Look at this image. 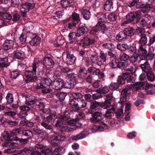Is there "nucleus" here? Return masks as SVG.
<instances>
[{
	"label": "nucleus",
	"instance_id": "obj_1",
	"mask_svg": "<svg viewBox=\"0 0 155 155\" xmlns=\"http://www.w3.org/2000/svg\"><path fill=\"white\" fill-rule=\"evenodd\" d=\"M140 34L141 38L139 41V53L140 57L141 60L145 59V35L144 28H140L138 29Z\"/></svg>",
	"mask_w": 155,
	"mask_h": 155
},
{
	"label": "nucleus",
	"instance_id": "obj_2",
	"mask_svg": "<svg viewBox=\"0 0 155 155\" xmlns=\"http://www.w3.org/2000/svg\"><path fill=\"white\" fill-rule=\"evenodd\" d=\"M70 105L72 106L73 109L75 111H77L80 108L84 107L87 104L86 101L83 99H79L78 101L74 100L70 101Z\"/></svg>",
	"mask_w": 155,
	"mask_h": 155
},
{
	"label": "nucleus",
	"instance_id": "obj_3",
	"mask_svg": "<svg viewBox=\"0 0 155 155\" xmlns=\"http://www.w3.org/2000/svg\"><path fill=\"white\" fill-rule=\"evenodd\" d=\"M145 78V72L142 73L139 76V80L140 81L136 82L133 85V90L137 91L139 90L145 89V82L143 81Z\"/></svg>",
	"mask_w": 155,
	"mask_h": 155
},
{
	"label": "nucleus",
	"instance_id": "obj_4",
	"mask_svg": "<svg viewBox=\"0 0 155 155\" xmlns=\"http://www.w3.org/2000/svg\"><path fill=\"white\" fill-rule=\"evenodd\" d=\"M27 34L30 39L29 43L31 45L36 46L40 44L41 39L37 34L31 32H28Z\"/></svg>",
	"mask_w": 155,
	"mask_h": 155
},
{
	"label": "nucleus",
	"instance_id": "obj_5",
	"mask_svg": "<svg viewBox=\"0 0 155 155\" xmlns=\"http://www.w3.org/2000/svg\"><path fill=\"white\" fill-rule=\"evenodd\" d=\"M36 72V71H35L34 69L31 71H26L25 72V75L27 79L28 82H36L38 80V78L35 75Z\"/></svg>",
	"mask_w": 155,
	"mask_h": 155
},
{
	"label": "nucleus",
	"instance_id": "obj_6",
	"mask_svg": "<svg viewBox=\"0 0 155 155\" xmlns=\"http://www.w3.org/2000/svg\"><path fill=\"white\" fill-rule=\"evenodd\" d=\"M35 6V4L33 0H29L25 4L21 5L20 10L23 14H25L28 12L29 10L33 9Z\"/></svg>",
	"mask_w": 155,
	"mask_h": 155
},
{
	"label": "nucleus",
	"instance_id": "obj_7",
	"mask_svg": "<svg viewBox=\"0 0 155 155\" xmlns=\"http://www.w3.org/2000/svg\"><path fill=\"white\" fill-rule=\"evenodd\" d=\"M87 71L91 74L98 75L99 79L103 78L104 76V74L103 72H101L100 70L94 66L89 67L87 69Z\"/></svg>",
	"mask_w": 155,
	"mask_h": 155
},
{
	"label": "nucleus",
	"instance_id": "obj_8",
	"mask_svg": "<svg viewBox=\"0 0 155 155\" xmlns=\"http://www.w3.org/2000/svg\"><path fill=\"white\" fill-rule=\"evenodd\" d=\"M98 111H96L92 115V117L90 118L91 121L93 123L98 122L102 119L101 110L98 109Z\"/></svg>",
	"mask_w": 155,
	"mask_h": 155
},
{
	"label": "nucleus",
	"instance_id": "obj_9",
	"mask_svg": "<svg viewBox=\"0 0 155 155\" xmlns=\"http://www.w3.org/2000/svg\"><path fill=\"white\" fill-rule=\"evenodd\" d=\"M96 42V40L95 38H89L88 37L85 36L81 40L80 44L83 46H87L89 45L93 44Z\"/></svg>",
	"mask_w": 155,
	"mask_h": 155
},
{
	"label": "nucleus",
	"instance_id": "obj_10",
	"mask_svg": "<svg viewBox=\"0 0 155 155\" xmlns=\"http://www.w3.org/2000/svg\"><path fill=\"white\" fill-rule=\"evenodd\" d=\"M52 88L56 90L61 89L63 87V81L62 79L58 78L55 79L52 83Z\"/></svg>",
	"mask_w": 155,
	"mask_h": 155
},
{
	"label": "nucleus",
	"instance_id": "obj_11",
	"mask_svg": "<svg viewBox=\"0 0 155 155\" xmlns=\"http://www.w3.org/2000/svg\"><path fill=\"white\" fill-rule=\"evenodd\" d=\"M5 145L10 148L5 150V152L7 153L14 152V149L18 146V144L14 141H8L6 143Z\"/></svg>",
	"mask_w": 155,
	"mask_h": 155
},
{
	"label": "nucleus",
	"instance_id": "obj_12",
	"mask_svg": "<svg viewBox=\"0 0 155 155\" xmlns=\"http://www.w3.org/2000/svg\"><path fill=\"white\" fill-rule=\"evenodd\" d=\"M113 97V96L112 94H109L106 95L105 101L103 103H101V107L102 108H108L110 105V101L111 100Z\"/></svg>",
	"mask_w": 155,
	"mask_h": 155
},
{
	"label": "nucleus",
	"instance_id": "obj_13",
	"mask_svg": "<svg viewBox=\"0 0 155 155\" xmlns=\"http://www.w3.org/2000/svg\"><path fill=\"white\" fill-rule=\"evenodd\" d=\"M108 125L103 122L100 125H94L92 126L91 130L93 132H95L97 131H103L104 129H106Z\"/></svg>",
	"mask_w": 155,
	"mask_h": 155
},
{
	"label": "nucleus",
	"instance_id": "obj_14",
	"mask_svg": "<svg viewBox=\"0 0 155 155\" xmlns=\"http://www.w3.org/2000/svg\"><path fill=\"white\" fill-rule=\"evenodd\" d=\"M44 65L48 68H52L54 65V63L52 59L50 57H46L43 60Z\"/></svg>",
	"mask_w": 155,
	"mask_h": 155
},
{
	"label": "nucleus",
	"instance_id": "obj_15",
	"mask_svg": "<svg viewBox=\"0 0 155 155\" xmlns=\"http://www.w3.org/2000/svg\"><path fill=\"white\" fill-rule=\"evenodd\" d=\"M88 31L87 27L84 25H80L77 29V36L78 37L83 35Z\"/></svg>",
	"mask_w": 155,
	"mask_h": 155
},
{
	"label": "nucleus",
	"instance_id": "obj_16",
	"mask_svg": "<svg viewBox=\"0 0 155 155\" xmlns=\"http://www.w3.org/2000/svg\"><path fill=\"white\" fill-rule=\"evenodd\" d=\"M104 109H106L107 110L106 111L105 113L104 114H103V116L105 117H110L111 115L110 114L112 113H113L115 110V109L116 108V106L115 105L113 104L110 105L108 108H104Z\"/></svg>",
	"mask_w": 155,
	"mask_h": 155
},
{
	"label": "nucleus",
	"instance_id": "obj_17",
	"mask_svg": "<svg viewBox=\"0 0 155 155\" xmlns=\"http://www.w3.org/2000/svg\"><path fill=\"white\" fill-rule=\"evenodd\" d=\"M14 44V41L10 40H7L2 45V48L7 50L12 48Z\"/></svg>",
	"mask_w": 155,
	"mask_h": 155
},
{
	"label": "nucleus",
	"instance_id": "obj_18",
	"mask_svg": "<svg viewBox=\"0 0 155 155\" xmlns=\"http://www.w3.org/2000/svg\"><path fill=\"white\" fill-rule=\"evenodd\" d=\"M76 82L74 79H68L66 81L63 86L66 88L70 89L73 88L76 85Z\"/></svg>",
	"mask_w": 155,
	"mask_h": 155
},
{
	"label": "nucleus",
	"instance_id": "obj_19",
	"mask_svg": "<svg viewBox=\"0 0 155 155\" xmlns=\"http://www.w3.org/2000/svg\"><path fill=\"white\" fill-rule=\"evenodd\" d=\"M76 58L73 54H68L67 55L66 61L67 64L72 65L74 63Z\"/></svg>",
	"mask_w": 155,
	"mask_h": 155
},
{
	"label": "nucleus",
	"instance_id": "obj_20",
	"mask_svg": "<svg viewBox=\"0 0 155 155\" xmlns=\"http://www.w3.org/2000/svg\"><path fill=\"white\" fill-rule=\"evenodd\" d=\"M123 31L127 37L133 36L135 32V30L132 27H129L125 28Z\"/></svg>",
	"mask_w": 155,
	"mask_h": 155
},
{
	"label": "nucleus",
	"instance_id": "obj_21",
	"mask_svg": "<svg viewBox=\"0 0 155 155\" xmlns=\"http://www.w3.org/2000/svg\"><path fill=\"white\" fill-rule=\"evenodd\" d=\"M45 114H39L37 115L34 114L33 119L35 120H37L40 123L45 119Z\"/></svg>",
	"mask_w": 155,
	"mask_h": 155
},
{
	"label": "nucleus",
	"instance_id": "obj_22",
	"mask_svg": "<svg viewBox=\"0 0 155 155\" xmlns=\"http://www.w3.org/2000/svg\"><path fill=\"white\" fill-rule=\"evenodd\" d=\"M12 132L10 133L8 132V131H4L3 134V137L5 140H7L9 141H14L15 140L14 138H12Z\"/></svg>",
	"mask_w": 155,
	"mask_h": 155
},
{
	"label": "nucleus",
	"instance_id": "obj_23",
	"mask_svg": "<svg viewBox=\"0 0 155 155\" xmlns=\"http://www.w3.org/2000/svg\"><path fill=\"white\" fill-rule=\"evenodd\" d=\"M152 85L148 84L146 81V94H152L155 92V89L152 88Z\"/></svg>",
	"mask_w": 155,
	"mask_h": 155
},
{
	"label": "nucleus",
	"instance_id": "obj_24",
	"mask_svg": "<svg viewBox=\"0 0 155 155\" xmlns=\"http://www.w3.org/2000/svg\"><path fill=\"white\" fill-rule=\"evenodd\" d=\"M127 38L124 31L120 32L116 36V39L120 41H124Z\"/></svg>",
	"mask_w": 155,
	"mask_h": 155
},
{
	"label": "nucleus",
	"instance_id": "obj_25",
	"mask_svg": "<svg viewBox=\"0 0 155 155\" xmlns=\"http://www.w3.org/2000/svg\"><path fill=\"white\" fill-rule=\"evenodd\" d=\"M146 74L147 78L149 81H153L155 79V76L152 70H149V71H146Z\"/></svg>",
	"mask_w": 155,
	"mask_h": 155
},
{
	"label": "nucleus",
	"instance_id": "obj_26",
	"mask_svg": "<svg viewBox=\"0 0 155 155\" xmlns=\"http://www.w3.org/2000/svg\"><path fill=\"white\" fill-rule=\"evenodd\" d=\"M14 55L16 58L20 59L25 57V54L21 50H17L14 52Z\"/></svg>",
	"mask_w": 155,
	"mask_h": 155
},
{
	"label": "nucleus",
	"instance_id": "obj_27",
	"mask_svg": "<svg viewBox=\"0 0 155 155\" xmlns=\"http://www.w3.org/2000/svg\"><path fill=\"white\" fill-rule=\"evenodd\" d=\"M113 3L112 0H107L104 3V8L106 11H110L112 8Z\"/></svg>",
	"mask_w": 155,
	"mask_h": 155
},
{
	"label": "nucleus",
	"instance_id": "obj_28",
	"mask_svg": "<svg viewBox=\"0 0 155 155\" xmlns=\"http://www.w3.org/2000/svg\"><path fill=\"white\" fill-rule=\"evenodd\" d=\"M81 13L84 18L86 20H88L90 18L91 13L88 9H83L81 12Z\"/></svg>",
	"mask_w": 155,
	"mask_h": 155
},
{
	"label": "nucleus",
	"instance_id": "obj_29",
	"mask_svg": "<svg viewBox=\"0 0 155 155\" xmlns=\"http://www.w3.org/2000/svg\"><path fill=\"white\" fill-rule=\"evenodd\" d=\"M61 5L63 7L67 8L73 5V0H65L61 2Z\"/></svg>",
	"mask_w": 155,
	"mask_h": 155
},
{
	"label": "nucleus",
	"instance_id": "obj_30",
	"mask_svg": "<svg viewBox=\"0 0 155 155\" xmlns=\"http://www.w3.org/2000/svg\"><path fill=\"white\" fill-rule=\"evenodd\" d=\"M127 85L129 86L125 88L122 90L121 93V95L127 97V95L130 93V91L132 87H133V85L132 86L131 84H128Z\"/></svg>",
	"mask_w": 155,
	"mask_h": 155
},
{
	"label": "nucleus",
	"instance_id": "obj_31",
	"mask_svg": "<svg viewBox=\"0 0 155 155\" xmlns=\"http://www.w3.org/2000/svg\"><path fill=\"white\" fill-rule=\"evenodd\" d=\"M8 58H0V67H5L9 65Z\"/></svg>",
	"mask_w": 155,
	"mask_h": 155
},
{
	"label": "nucleus",
	"instance_id": "obj_32",
	"mask_svg": "<svg viewBox=\"0 0 155 155\" xmlns=\"http://www.w3.org/2000/svg\"><path fill=\"white\" fill-rule=\"evenodd\" d=\"M119 60L116 58H113L111 60L110 62V66L113 68H116L118 66Z\"/></svg>",
	"mask_w": 155,
	"mask_h": 155
},
{
	"label": "nucleus",
	"instance_id": "obj_33",
	"mask_svg": "<svg viewBox=\"0 0 155 155\" xmlns=\"http://www.w3.org/2000/svg\"><path fill=\"white\" fill-rule=\"evenodd\" d=\"M64 43V41L61 37H58L56 39L54 43V45L55 47L60 46Z\"/></svg>",
	"mask_w": 155,
	"mask_h": 155
},
{
	"label": "nucleus",
	"instance_id": "obj_34",
	"mask_svg": "<svg viewBox=\"0 0 155 155\" xmlns=\"http://www.w3.org/2000/svg\"><path fill=\"white\" fill-rule=\"evenodd\" d=\"M37 101L35 99L31 97H28L26 96L25 98V104L27 105H31L34 104Z\"/></svg>",
	"mask_w": 155,
	"mask_h": 155
},
{
	"label": "nucleus",
	"instance_id": "obj_35",
	"mask_svg": "<svg viewBox=\"0 0 155 155\" xmlns=\"http://www.w3.org/2000/svg\"><path fill=\"white\" fill-rule=\"evenodd\" d=\"M123 76L124 77L125 81L126 80L127 83L130 84L133 83L132 80L133 77L129 73L126 72L123 73Z\"/></svg>",
	"mask_w": 155,
	"mask_h": 155
},
{
	"label": "nucleus",
	"instance_id": "obj_36",
	"mask_svg": "<svg viewBox=\"0 0 155 155\" xmlns=\"http://www.w3.org/2000/svg\"><path fill=\"white\" fill-rule=\"evenodd\" d=\"M85 131H83L80 134L76 136H72L71 138L73 140H77L82 139L85 137Z\"/></svg>",
	"mask_w": 155,
	"mask_h": 155
},
{
	"label": "nucleus",
	"instance_id": "obj_37",
	"mask_svg": "<svg viewBox=\"0 0 155 155\" xmlns=\"http://www.w3.org/2000/svg\"><path fill=\"white\" fill-rule=\"evenodd\" d=\"M57 118L56 115L54 114H51L48 116L45 117V121L48 123H51L54 121Z\"/></svg>",
	"mask_w": 155,
	"mask_h": 155
},
{
	"label": "nucleus",
	"instance_id": "obj_38",
	"mask_svg": "<svg viewBox=\"0 0 155 155\" xmlns=\"http://www.w3.org/2000/svg\"><path fill=\"white\" fill-rule=\"evenodd\" d=\"M77 33L72 32L69 33L68 35L69 40L71 42H75L77 41Z\"/></svg>",
	"mask_w": 155,
	"mask_h": 155
},
{
	"label": "nucleus",
	"instance_id": "obj_39",
	"mask_svg": "<svg viewBox=\"0 0 155 155\" xmlns=\"http://www.w3.org/2000/svg\"><path fill=\"white\" fill-rule=\"evenodd\" d=\"M40 65H42L41 60L36 59L35 60L34 62L32 64V69L34 70V69L35 71H36L37 68L40 66H41Z\"/></svg>",
	"mask_w": 155,
	"mask_h": 155
},
{
	"label": "nucleus",
	"instance_id": "obj_40",
	"mask_svg": "<svg viewBox=\"0 0 155 155\" xmlns=\"http://www.w3.org/2000/svg\"><path fill=\"white\" fill-rule=\"evenodd\" d=\"M147 13L146 14V25L148 24H150L151 22L150 21L152 20V18H153L151 17V15L152 14V13H150L149 11H148V9H147V11L146 13Z\"/></svg>",
	"mask_w": 155,
	"mask_h": 155
},
{
	"label": "nucleus",
	"instance_id": "obj_41",
	"mask_svg": "<svg viewBox=\"0 0 155 155\" xmlns=\"http://www.w3.org/2000/svg\"><path fill=\"white\" fill-rule=\"evenodd\" d=\"M71 114L69 113V112L67 111L65 114L61 116V119L63 122H67L71 118Z\"/></svg>",
	"mask_w": 155,
	"mask_h": 155
},
{
	"label": "nucleus",
	"instance_id": "obj_42",
	"mask_svg": "<svg viewBox=\"0 0 155 155\" xmlns=\"http://www.w3.org/2000/svg\"><path fill=\"white\" fill-rule=\"evenodd\" d=\"M21 133L23 135L28 137V139H30V137L33 136L32 131L29 130H23Z\"/></svg>",
	"mask_w": 155,
	"mask_h": 155
},
{
	"label": "nucleus",
	"instance_id": "obj_43",
	"mask_svg": "<svg viewBox=\"0 0 155 155\" xmlns=\"http://www.w3.org/2000/svg\"><path fill=\"white\" fill-rule=\"evenodd\" d=\"M72 18L73 20L75 21L78 24L80 22V19L79 15L75 12L72 13Z\"/></svg>",
	"mask_w": 155,
	"mask_h": 155
},
{
	"label": "nucleus",
	"instance_id": "obj_44",
	"mask_svg": "<svg viewBox=\"0 0 155 155\" xmlns=\"http://www.w3.org/2000/svg\"><path fill=\"white\" fill-rule=\"evenodd\" d=\"M135 16L133 13H129L127 15L126 18L127 20L130 22L133 21L135 18Z\"/></svg>",
	"mask_w": 155,
	"mask_h": 155
},
{
	"label": "nucleus",
	"instance_id": "obj_45",
	"mask_svg": "<svg viewBox=\"0 0 155 155\" xmlns=\"http://www.w3.org/2000/svg\"><path fill=\"white\" fill-rule=\"evenodd\" d=\"M55 95L57 98L63 100L64 99L67 94L64 92H58L55 94Z\"/></svg>",
	"mask_w": 155,
	"mask_h": 155
},
{
	"label": "nucleus",
	"instance_id": "obj_46",
	"mask_svg": "<svg viewBox=\"0 0 155 155\" xmlns=\"http://www.w3.org/2000/svg\"><path fill=\"white\" fill-rule=\"evenodd\" d=\"M72 95L74 99H71L70 101H71L72 100L74 101L75 99L78 101L79 99H81L83 97L82 95L81 94L78 93H73Z\"/></svg>",
	"mask_w": 155,
	"mask_h": 155
},
{
	"label": "nucleus",
	"instance_id": "obj_47",
	"mask_svg": "<svg viewBox=\"0 0 155 155\" xmlns=\"http://www.w3.org/2000/svg\"><path fill=\"white\" fill-rule=\"evenodd\" d=\"M127 48L128 46L126 44L119 43L117 45V49L121 51H125Z\"/></svg>",
	"mask_w": 155,
	"mask_h": 155
},
{
	"label": "nucleus",
	"instance_id": "obj_48",
	"mask_svg": "<svg viewBox=\"0 0 155 155\" xmlns=\"http://www.w3.org/2000/svg\"><path fill=\"white\" fill-rule=\"evenodd\" d=\"M102 46L104 48L109 50L115 47L114 45L111 42L105 43L102 45Z\"/></svg>",
	"mask_w": 155,
	"mask_h": 155
},
{
	"label": "nucleus",
	"instance_id": "obj_49",
	"mask_svg": "<svg viewBox=\"0 0 155 155\" xmlns=\"http://www.w3.org/2000/svg\"><path fill=\"white\" fill-rule=\"evenodd\" d=\"M6 101L8 103H12L14 100V98L12 94L8 93L6 97Z\"/></svg>",
	"mask_w": 155,
	"mask_h": 155
},
{
	"label": "nucleus",
	"instance_id": "obj_50",
	"mask_svg": "<svg viewBox=\"0 0 155 155\" xmlns=\"http://www.w3.org/2000/svg\"><path fill=\"white\" fill-rule=\"evenodd\" d=\"M0 15L4 19L10 20L12 18L11 15L7 13L0 12Z\"/></svg>",
	"mask_w": 155,
	"mask_h": 155
},
{
	"label": "nucleus",
	"instance_id": "obj_51",
	"mask_svg": "<svg viewBox=\"0 0 155 155\" xmlns=\"http://www.w3.org/2000/svg\"><path fill=\"white\" fill-rule=\"evenodd\" d=\"M45 120L43 121L41 123V125L46 129L51 130L52 128V126L46 123Z\"/></svg>",
	"mask_w": 155,
	"mask_h": 155
},
{
	"label": "nucleus",
	"instance_id": "obj_52",
	"mask_svg": "<svg viewBox=\"0 0 155 155\" xmlns=\"http://www.w3.org/2000/svg\"><path fill=\"white\" fill-rule=\"evenodd\" d=\"M107 18L109 21H114L116 20V16L114 13H110L108 15Z\"/></svg>",
	"mask_w": 155,
	"mask_h": 155
},
{
	"label": "nucleus",
	"instance_id": "obj_53",
	"mask_svg": "<svg viewBox=\"0 0 155 155\" xmlns=\"http://www.w3.org/2000/svg\"><path fill=\"white\" fill-rule=\"evenodd\" d=\"M51 82L52 81L51 79L48 78H44L43 83L45 88L46 86H50Z\"/></svg>",
	"mask_w": 155,
	"mask_h": 155
},
{
	"label": "nucleus",
	"instance_id": "obj_54",
	"mask_svg": "<svg viewBox=\"0 0 155 155\" xmlns=\"http://www.w3.org/2000/svg\"><path fill=\"white\" fill-rule=\"evenodd\" d=\"M54 140H56L60 141H63L65 139L64 136L61 135L56 134L54 136Z\"/></svg>",
	"mask_w": 155,
	"mask_h": 155
},
{
	"label": "nucleus",
	"instance_id": "obj_55",
	"mask_svg": "<svg viewBox=\"0 0 155 155\" xmlns=\"http://www.w3.org/2000/svg\"><path fill=\"white\" fill-rule=\"evenodd\" d=\"M145 5L141 3H137L136 5L137 8H141V12L144 13L145 12Z\"/></svg>",
	"mask_w": 155,
	"mask_h": 155
},
{
	"label": "nucleus",
	"instance_id": "obj_56",
	"mask_svg": "<svg viewBox=\"0 0 155 155\" xmlns=\"http://www.w3.org/2000/svg\"><path fill=\"white\" fill-rule=\"evenodd\" d=\"M96 26L97 28V29H99V31L100 29L104 30L106 28V25L101 22H98Z\"/></svg>",
	"mask_w": 155,
	"mask_h": 155
},
{
	"label": "nucleus",
	"instance_id": "obj_57",
	"mask_svg": "<svg viewBox=\"0 0 155 155\" xmlns=\"http://www.w3.org/2000/svg\"><path fill=\"white\" fill-rule=\"evenodd\" d=\"M52 151L51 149L47 148L41 151V155H49Z\"/></svg>",
	"mask_w": 155,
	"mask_h": 155
},
{
	"label": "nucleus",
	"instance_id": "obj_58",
	"mask_svg": "<svg viewBox=\"0 0 155 155\" xmlns=\"http://www.w3.org/2000/svg\"><path fill=\"white\" fill-rule=\"evenodd\" d=\"M119 87V85L117 83H111L109 86V88L112 90H115L117 89Z\"/></svg>",
	"mask_w": 155,
	"mask_h": 155
},
{
	"label": "nucleus",
	"instance_id": "obj_59",
	"mask_svg": "<svg viewBox=\"0 0 155 155\" xmlns=\"http://www.w3.org/2000/svg\"><path fill=\"white\" fill-rule=\"evenodd\" d=\"M128 63L127 62H119L118 67L121 69H123L127 67Z\"/></svg>",
	"mask_w": 155,
	"mask_h": 155
},
{
	"label": "nucleus",
	"instance_id": "obj_60",
	"mask_svg": "<svg viewBox=\"0 0 155 155\" xmlns=\"http://www.w3.org/2000/svg\"><path fill=\"white\" fill-rule=\"evenodd\" d=\"M98 102L96 101H94L91 102L90 104V108L91 109H94L97 108L98 106H100V104Z\"/></svg>",
	"mask_w": 155,
	"mask_h": 155
},
{
	"label": "nucleus",
	"instance_id": "obj_61",
	"mask_svg": "<svg viewBox=\"0 0 155 155\" xmlns=\"http://www.w3.org/2000/svg\"><path fill=\"white\" fill-rule=\"evenodd\" d=\"M147 2L146 1V12L147 9L148 8L150 9L151 7H153L152 3L155 1V0H147Z\"/></svg>",
	"mask_w": 155,
	"mask_h": 155
},
{
	"label": "nucleus",
	"instance_id": "obj_62",
	"mask_svg": "<svg viewBox=\"0 0 155 155\" xmlns=\"http://www.w3.org/2000/svg\"><path fill=\"white\" fill-rule=\"evenodd\" d=\"M90 61L92 64H96L97 60L98 58V56L96 54H92L90 58Z\"/></svg>",
	"mask_w": 155,
	"mask_h": 155
},
{
	"label": "nucleus",
	"instance_id": "obj_63",
	"mask_svg": "<svg viewBox=\"0 0 155 155\" xmlns=\"http://www.w3.org/2000/svg\"><path fill=\"white\" fill-rule=\"evenodd\" d=\"M129 58V56L125 53L121 54L120 56V59L121 61H126Z\"/></svg>",
	"mask_w": 155,
	"mask_h": 155
},
{
	"label": "nucleus",
	"instance_id": "obj_64",
	"mask_svg": "<svg viewBox=\"0 0 155 155\" xmlns=\"http://www.w3.org/2000/svg\"><path fill=\"white\" fill-rule=\"evenodd\" d=\"M27 151L23 150H18L15 152V153L12 155H27Z\"/></svg>",
	"mask_w": 155,
	"mask_h": 155
}]
</instances>
